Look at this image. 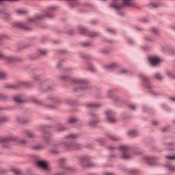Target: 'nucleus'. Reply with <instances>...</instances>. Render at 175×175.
<instances>
[{
	"label": "nucleus",
	"mask_w": 175,
	"mask_h": 175,
	"mask_svg": "<svg viewBox=\"0 0 175 175\" xmlns=\"http://www.w3.org/2000/svg\"><path fill=\"white\" fill-rule=\"evenodd\" d=\"M144 159L146 163H148V165H154V161H155V158L148 157H144Z\"/></svg>",
	"instance_id": "obj_12"
},
{
	"label": "nucleus",
	"mask_w": 175,
	"mask_h": 175,
	"mask_svg": "<svg viewBox=\"0 0 175 175\" xmlns=\"http://www.w3.org/2000/svg\"><path fill=\"white\" fill-rule=\"evenodd\" d=\"M117 64L116 63H111V64H109L108 66H105L106 70H108V69H114V68H116Z\"/></svg>",
	"instance_id": "obj_18"
},
{
	"label": "nucleus",
	"mask_w": 175,
	"mask_h": 175,
	"mask_svg": "<svg viewBox=\"0 0 175 175\" xmlns=\"http://www.w3.org/2000/svg\"><path fill=\"white\" fill-rule=\"evenodd\" d=\"M16 13H18V14H25V13H27V12L24 11V10H18L16 12Z\"/></svg>",
	"instance_id": "obj_34"
},
{
	"label": "nucleus",
	"mask_w": 175,
	"mask_h": 175,
	"mask_svg": "<svg viewBox=\"0 0 175 175\" xmlns=\"http://www.w3.org/2000/svg\"><path fill=\"white\" fill-rule=\"evenodd\" d=\"M6 121H9V118L7 116H0V123L1 122H6Z\"/></svg>",
	"instance_id": "obj_21"
},
{
	"label": "nucleus",
	"mask_w": 175,
	"mask_h": 175,
	"mask_svg": "<svg viewBox=\"0 0 175 175\" xmlns=\"http://www.w3.org/2000/svg\"><path fill=\"white\" fill-rule=\"evenodd\" d=\"M51 152H52L53 154H58L59 151H58V150H53L51 151Z\"/></svg>",
	"instance_id": "obj_47"
},
{
	"label": "nucleus",
	"mask_w": 175,
	"mask_h": 175,
	"mask_svg": "<svg viewBox=\"0 0 175 175\" xmlns=\"http://www.w3.org/2000/svg\"><path fill=\"white\" fill-rule=\"evenodd\" d=\"M65 129H60V130H59V131H64Z\"/></svg>",
	"instance_id": "obj_56"
},
{
	"label": "nucleus",
	"mask_w": 175,
	"mask_h": 175,
	"mask_svg": "<svg viewBox=\"0 0 175 175\" xmlns=\"http://www.w3.org/2000/svg\"><path fill=\"white\" fill-rule=\"evenodd\" d=\"M79 32L82 33L83 35H88L90 38H96L99 33H95V32H88L87 29H85L83 27H79Z\"/></svg>",
	"instance_id": "obj_3"
},
{
	"label": "nucleus",
	"mask_w": 175,
	"mask_h": 175,
	"mask_svg": "<svg viewBox=\"0 0 175 175\" xmlns=\"http://www.w3.org/2000/svg\"><path fill=\"white\" fill-rule=\"evenodd\" d=\"M14 100L17 103H23L24 102L23 100V97L20 95H16L14 97Z\"/></svg>",
	"instance_id": "obj_14"
},
{
	"label": "nucleus",
	"mask_w": 175,
	"mask_h": 175,
	"mask_svg": "<svg viewBox=\"0 0 175 175\" xmlns=\"http://www.w3.org/2000/svg\"><path fill=\"white\" fill-rule=\"evenodd\" d=\"M135 155H140V154H142V152L140 151L139 149H137V152H134Z\"/></svg>",
	"instance_id": "obj_39"
},
{
	"label": "nucleus",
	"mask_w": 175,
	"mask_h": 175,
	"mask_svg": "<svg viewBox=\"0 0 175 175\" xmlns=\"http://www.w3.org/2000/svg\"><path fill=\"white\" fill-rule=\"evenodd\" d=\"M148 40H151V39H149Z\"/></svg>",
	"instance_id": "obj_62"
},
{
	"label": "nucleus",
	"mask_w": 175,
	"mask_h": 175,
	"mask_svg": "<svg viewBox=\"0 0 175 175\" xmlns=\"http://www.w3.org/2000/svg\"><path fill=\"white\" fill-rule=\"evenodd\" d=\"M174 31H175V27H173Z\"/></svg>",
	"instance_id": "obj_59"
},
{
	"label": "nucleus",
	"mask_w": 175,
	"mask_h": 175,
	"mask_svg": "<svg viewBox=\"0 0 175 175\" xmlns=\"http://www.w3.org/2000/svg\"><path fill=\"white\" fill-rule=\"evenodd\" d=\"M64 162H65V159H60V163H64Z\"/></svg>",
	"instance_id": "obj_51"
},
{
	"label": "nucleus",
	"mask_w": 175,
	"mask_h": 175,
	"mask_svg": "<svg viewBox=\"0 0 175 175\" xmlns=\"http://www.w3.org/2000/svg\"><path fill=\"white\" fill-rule=\"evenodd\" d=\"M24 133L30 139H33V137H36L35 134H33V133H32L31 131L26 130L24 131Z\"/></svg>",
	"instance_id": "obj_13"
},
{
	"label": "nucleus",
	"mask_w": 175,
	"mask_h": 175,
	"mask_svg": "<svg viewBox=\"0 0 175 175\" xmlns=\"http://www.w3.org/2000/svg\"><path fill=\"white\" fill-rule=\"evenodd\" d=\"M90 116L92 117V118H96L98 117V115H96V113H90Z\"/></svg>",
	"instance_id": "obj_43"
},
{
	"label": "nucleus",
	"mask_w": 175,
	"mask_h": 175,
	"mask_svg": "<svg viewBox=\"0 0 175 175\" xmlns=\"http://www.w3.org/2000/svg\"><path fill=\"white\" fill-rule=\"evenodd\" d=\"M107 120L109 122L114 124V122H117V120L113 116V112L111 111H107L105 113Z\"/></svg>",
	"instance_id": "obj_7"
},
{
	"label": "nucleus",
	"mask_w": 175,
	"mask_h": 175,
	"mask_svg": "<svg viewBox=\"0 0 175 175\" xmlns=\"http://www.w3.org/2000/svg\"><path fill=\"white\" fill-rule=\"evenodd\" d=\"M170 100H172L173 102H174L175 98H170Z\"/></svg>",
	"instance_id": "obj_53"
},
{
	"label": "nucleus",
	"mask_w": 175,
	"mask_h": 175,
	"mask_svg": "<svg viewBox=\"0 0 175 175\" xmlns=\"http://www.w3.org/2000/svg\"><path fill=\"white\" fill-rule=\"evenodd\" d=\"M166 131V129H163V131L165 132Z\"/></svg>",
	"instance_id": "obj_57"
},
{
	"label": "nucleus",
	"mask_w": 175,
	"mask_h": 175,
	"mask_svg": "<svg viewBox=\"0 0 175 175\" xmlns=\"http://www.w3.org/2000/svg\"><path fill=\"white\" fill-rule=\"evenodd\" d=\"M37 165L40 169H42V170H51V167L50 165L47 164V162L43 161H38Z\"/></svg>",
	"instance_id": "obj_4"
},
{
	"label": "nucleus",
	"mask_w": 175,
	"mask_h": 175,
	"mask_svg": "<svg viewBox=\"0 0 175 175\" xmlns=\"http://www.w3.org/2000/svg\"><path fill=\"white\" fill-rule=\"evenodd\" d=\"M158 6H159V5L157 4V3H152L150 4L151 8H158Z\"/></svg>",
	"instance_id": "obj_35"
},
{
	"label": "nucleus",
	"mask_w": 175,
	"mask_h": 175,
	"mask_svg": "<svg viewBox=\"0 0 175 175\" xmlns=\"http://www.w3.org/2000/svg\"><path fill=\"white\" fill-rule=\"evenodd\" d=\"M108 32H109L110 33H116V30L113 29H107Z\"/></svg>",
	"instance_id": "obj_38"
},
{
	"label": "nucleus",
	"mask_w": 175,
	"mask_h": 175,
	"mask_svg": "<svg viewBox=\"0 0 175 175\" xmlns=\"http://www.w3.org/2000/svg\"><path fill=\"white\" fill-rule=\"evenodd\" d=\"M19 143H21V144H26L27 141H25V139H21V141H19Z\"/></svg>",
	"instance_id": "obj_45"
},
{
	"label": "nucleus",
	"mask_w": 175,
	"mask_h": 175,
	"mask_svg": "<svg viewBox=\"0 0 175 175\" xmlns=\"http://www.w3.org/2000/svg\"><path fill=\"white\" fill-rule=\"evenodd\" d=\"M7 88H16V87L9 85L7 86Z\"/></svg>",
	"instance_id": "obj_48"
},
{
	"label": "nucleus",
	"mask_w": 175,
	"mask_h": 175,
	"mask_svg": "<svg viewBox=\"0 0 175 175\" xmlns=\"http://www.w3.org/2000/svg\"><path fill=\"white\" fill-rule=\"evenodd\" d=\"M123 6H135V1H125L123 2Z\"/></svg>",
	"instance_id": "obj_16"
},
{
	"label": "nucleus",
	"mask_w": 175,
	"mask_h": 175,
	"mask_svg": "<svg viewBox=\"0 0 175 175\" xmlns=\"http://www.w3.org/2000/svg\"><path fill=\"white\" fill-rule=\"evenodd\" d=\"M166 158H167V159L175 161V155L174 156H166Z\"/></svg>",
	"instance_id": "obj_32"
},
{
	"label": "nucleus",
	"mask_w": 175,
	"mask_h": 175,
	"mask_svg": "<svg viewBox=\"0 0 175 175\" xmlns=\"http://www.w3.org/2000/svg\"><path fill=\"white\" fill-rule=\"evenodd\" d=\"M14 27H17L18 28H23V29H26L27 31H29V28L27 27L23 22H17L14 24Z\"/></svg>",
	"instance_id": "obj_11"
},
{
	"label": "nucleus",
	"mask_w": 175,
	"mask_h": 175,
	"mask_svg": "<svg viewBox=\"0 0 175 175\" xmlns=\"http://www.w3.org/2000/svg\"><path fill=\"white\" fill-rule=\"evenodd\" d=\"M3 2V1H0V5H2Z\"/></svg>",
	"instance_id": "obj_55"
},
{
	"label": "nucleus",
	"mask_w": 175,
	"mask_h": 175,
	"mask_svg": "<svg viewBox=\"0 0 175 175\" xmlns=\"http://www.w3.org/2000/svg\"><path fill=\"white\" fill-rule=\"evenodd\" d=\"M68 5H69V6H71V8H73V6H76L77 1H67Z\"/></svg>",
	"instance_id": "obj_20"
},
{
	"label": "nucleus",
	"mask_w": 175,
	"mask_h": 175,
	"mask_svg": "<svg viewBox=\"0 0 175 175\" xmlns=\"http://www.w3.org/2000/svg\"><path fill=\"white\" fill-rule=\"evenodd\" d=\"M129 108L132 109V110H135L136 109V105H130Z\"/></svg>",
	"instance_id": "obj_42"
},
{
	"label": "nucleus",
	"mask_w": 175,
	"mask_h": 175,
	"mask_svg": "<svg viewBox=\"0 0 175 175\" xmlns=\"http://www.w3.org/2000/svg\"><path fill=\"white\" fill-rule=\"evenodd\" d=\"M132 172H135V171H131Z\"/></svg>",
	"instance_id": "obj_61"
},
{
	"label": "nucleus",
	"mask_w": 175,
	"mask_h": 175,
	"mask_svg": "<svg viewBox=\"0 0 175 175\" xmlns=\"http://www.w3.org/2000/svg\"><path fill=\"white\" fill-rule=\"evenodd\" d=\"M55 9H57L55 7L49 8V10H55Z\"/></svg>",
	"instance_id": "obj_49"
},
{
	"label": "nucleus",
	"mask_w": 175,
	"mask_h": 175,
	"mask_svg": "<svg viewBox=\"0 0 175 175\" xmlns=\"http://www.w3.org/2000/svg\"><path fill=\"white\" fill-rule=\"evenodd\" d=\"M154 78H156L157 80H162V79H163L162 75H161V74H159V72H157L154 75Z\"/></svg>",
	"instance_id": "obj_24"
},
{
	"label": "nucleus",
	"mask_w": 175,
	"mask_h": 175,
	"mask_svg": "<svg viewBox=\"0 0 175 175\" xmlns=\"http://www.w3.org/2000/svg\"><path fill=\"white\" fill-rule=\"evenodd\" d=\"M86 106L89 109H96V107H98V105H95V104H92V103H90V104H87Z\"/></svg>",
	"instance_id": "obj_22"
},
{
	"label": "nucleus",
	"mask_w": 175,
	"mask_h": 175,
	"mask_svg": "<svg viewBox=\"0 0 175 175\" xmlns=\"http://www.w3.org/2000/svg\"><path fill=\"white\" fill-rule=\"evenodd\" d=\"M62 79L63 80H72L73 81V83H77V84H85V81L83 80H80V79H72L70 77H66V76H63L62 77Z\"/></svg>",
	"instance_id": "obj_8"
},
{
	"label": "nucleus",
	"mask_w": 175,
	"mask_h": 175,
	"mask_svg": "<svg viewBox=\"0 0 175 175\" xmlns=\"http://www.w3.org/2000/svg\"><path fill=\"white\" fill-rule=\"evenodd\" d=\"M110 6H111V8H113V9H116V10L118 9H121V8H122V5L117 4L116 3H113Z\"/></svg>",
	"instance_id": "obj_19"
},
{
	"label": "nucleus",
	"mask_w": 175,
	"mask_h": 175,
	"mask_svg": "<svg viewBox=\"0 0 175 175\" xmlns=\"http://www.w3.org/2000/svg\"><path fill=\"white\" fill-rule=\"evenodd\" d=\"M139 79L144 81V84L146 88H148L149 90H151V85L150 84V80L147 77L144 76V75H139Z\"/></svg>",
	"instance_id": "obj_6"
},
{
	"label": "nucleus",
	"mask_w": 175,
	"mask_h": 175,
	"mask_svg": "<svg viewBox=\"0 0 175 175\" xmlns=\"http://www.w3.org/2000/svg\"><path fill=\"white\" fill-rule=\"evenodd\" d=\"M0 59H5V61H8V62H17V58L16 57L3 55V54H2L1 52H0Z\"/></svg>",
	"instance_id": "obj_5"
},
{
	"label": "nucleus",
	"mask_w": 175,
	"mask_h": 175,
	"mask_svg": "<svg viewBox=\"0 0 175 175\" xmlns=\"http://www.w3.org/2000/svg\"><path fill=\"white\" fill-rule=\"evenodd\" d=\"M90 42H83V46H84L85 47H88V46H90Z\"/></svg>",
	"instance_id": "obj_41"
},
{
	"label": "nucleus",
	"mask_w": 175,
	"mask_h": 175,
	"mask_svg": "<svg viewBox=\"0 0 175 175\" xmlns=\"http://www.w3.org/2000/svg\"><path fill=\"white\" fill-rule=\"evenodd\" d=\"M152 32H153V33H158V30L155 28H152Z\"/></svg>",
	"instance_id": "obj_46"
},
{
	"label": "nucleus",
	"mask_w": 175,
	"mask_h": 175,
	"mask_svg": "<svg viewBox=\"0 0 175 175\" xmlns=\"http://www.w3.org/2000/svg\"><path fill=\"white\" fill-rule=\"evenodd\" d=\"M109 150H114V148H113L112 146L109 147Z\"/></svg>",
	"instance_id": "obj_54"
},
{
	"label": "nucleus",
	"mask_w": 175,
	"mask_h": 175,
	"mask_svg": "<svg viewBox=\"0 0 175 175\" xmlns=\"http://www.w3.org/2000/svg\"><path fill=\"white\" fill-rule=\"evenodd\" d=\"M89 69L92 70V72H95V67H94V66H90Z\"/></svg>",
	"instance_id": "obj_44"
},
{
	"label": "nucleus",
	"mask_w": 175,
	"mask_h": 175,
	"mask_svg": "<svg viewBox=\"0 0 175 175\" xmlns=\"http://www.w3.org/2000/svg\"><path fill=\"white\" fill-rule=\"evenodd\" d=\"M28 23H34V21H36V19L33 18H29V19H27Z\"/></svg>",
	"instance_id": "obj_37"
},
{
	"label": "nucleus",
	"mask_w": 175,
	"mask_h": 175,
	"mask_svg": "<svg viewBox=\"0 0 175 175\" xmlns=\"http://www.w3.org/2000/svg\"><path fill=\"white\" fill-rule=\"evenodd\" d=\"M96 122H98L96 120H93V122H89V124L91 126H95V124H96Z\"/></svg>",
	"instance_id": "obj_30"
},
{
	"label": "nucleus",
	"mask_w": 175,
	"mask_h": 175,
	"mask_svg": "<svg viewBox=\"0 0 175 175\" xmlns=\"http://www.w3.org/2000/svg\"><path fill=\"white\" fill-rule=\"evenodd\" d=\"M128 72V70H125V69H122L120 70V75H124V73H126Z\"/></svg>",
	"instance_id": "obj_40"
},
{
	"label": "nucleus",
	"mask_w": 175,
	"mask_h": 175,
	"mask_svg": "<svg viewBox=\"0 0 175 175\" xmlns=\"http://www.w3.org/2000/svg\"><path fill=\"white\" fill-rule=\"evenodd\" d=\"M39 53H40V54H41V55H46L47 52H46V51L40 50Z\"/></svg>",
	"instance_id": "obj_36"
},
{
	"label": "nucleus",
	"mask_w": 175,
	"mask_h": 175,
	"mask_svg": "<svg viewBox=\"0 0 175 175\" xmlns=\"http://www.w3.org/2000/svg\"><path fill=\"white\" fill-rule=\"evenodd\" d=\"M68 170H70V168H68Z\"/></svg>",
	"instance_id": "obj_60"
},
{
	"label": "nucleus",
	"mask_w": 175,
	"mask_h": 175,
	"mask_svg": "<svg viewBox=\"0 0 175 175\" xmlns=\"http://www.w3.org/2000/svg\"><path fill=\"white\" fill-rule=\"evenodd\" d=\"M67 139H77V135L75 134H70L66 136Z\"/></svg>",
	"instance_id": "obj_23"
},
{
	"label": "nucleus",
	"mask_w": 175,
	"mask_h": 175,
	"mask_svg": "<svg viewBox=\"0 0 175 175\" xmlns=\"http://www.w3.org/2000/svg\"><path fill=\"white\" fill-rule=\"evenodd\" d=\"M43 17L52 18L53 16L50 15V14H46V15L38 14L36 16V20H40V18H43Z\"/></svg>",
	"instance_id": "obj_17"
},
{
	"label": "nucleus",
	"mask_w": 175,
	"mask_h": 175,
	"mask_svg": "<svg viewBox=\"0 0 175 175\" xmlns=\"http://www.w3.org/2000/svg\"><path fill=\"white\" fill-rule=\"evenodd\" d=\"M79 159H80L81 165L83 167H87V166H88L89 167L95 166V164L92 163H90V161H91V157H90L89 156L81 157Z\"/></svg>",
	"instance_id": "obj_2"
},
{
	"label": "nucleus",
	"mask_w": 175,
	"mask_h": 175,
	"mask_svg": "<svg viewBox=\"0 0 175 175\" xmlns=\"http://www.w3.org/2000/svg\"><path fill=\"white\" fill-rule=\"evenodd\" d=\"M108 137H109V139H111V140H114L115 142H117L118 140L120 139V138H118V137H116V136H114V135H109L108 136Z\"/></svg>",
	"instance_id": "obj_25"
},
{
	"label": "nucleus",
	"mask_w": 175,
	"mask_h": 175,
	"mask_svg": "<svg viewBox=\"0 0 175 175\" xmlns=\"http://www.w3.org/2000/svg\"><path fill=\"white\" fill-rule=\"evenodd\" d=\"M77 121V119L76 118H71L68 119L69 124H73V122H76Z\"/></svg>",
	"instance_id": "obj_28"
},
{
	"label": "nucleus",
	"mask_w": 175,
	"mask_h": 175,
	"mask_svg": "<svg viewBox=\"0 0 175 175\" xmlns=\"http://www.w3.org/2000/svg\"><path fill=\"white\" fill-rule=\"evenodd\" d=\"M129 137H136L137 136V131H131L127 133Z\"/></svg>",
	"instance_id": "obj_15"
},
{
	"label": "nucleus",
	"mask_w": 175,
	"mask_h": 175,
	"mask_svg": "<svg viewBox=\"0 0 175 175\" xmlns=\"http://www.w3.org/2000/svg\"><path fill=\"white\" fill-rule=\"evenodd\" d=\"M119 150L122 152V159H124L125 161H129V159H132V158H133V155L129 154V146H121L119 147Z\"/></svg>",
	"instance_id": "obj_1"
},
{
	"label": "nucleus",
	"mask_w": 175,
	"mask_h": 175,
	"mask_svg": "<svg viewBox=\"0 0 175 175\" xmlns=\"http://www.w3.org/2000/svg\"><path fill=\"white\" fill-rule=\"evenodd\" d=\"M153 125H158V122H152Z\"/></svg>",
	"instance_id": "obj_52"
},
{
	"label": "nucleus",
	"mask_w": 175,
	"mask_h": 175,
	"mask_svg": "<svg viewBox=\"0 0 175 175\" xmlns=\"http://www.w3.org/2000/svg\"><path fill=\"white\" fill-rule=\"evenodd\" d=\"M168 169H170V170H171V172H175V166H174V165H169Z\"/></svg>",
	"instance_id": "obj_33"
},
{
	"label": "nucleus",
	"mask_w": 175,
	"mask_h": 175,
	"mask_svg": "<svg viewBox=\"0 0 175 175\" xmlns=\"http://www.w3.org/2000/svg\"><path fill=\"white\" fill-rule=\"evenodd\" d=\"M5 99H8V96H6V94L0 93V100H5Z\"/></svg>",
	"instance_id": "obj_27"
},
{
	"label": "nucleus",
	"mask_w": 175,
	"mask_h": 175,
	"mask_svg": "<svg viewBox=\"0 0 175 175\" xmlns=\"http://www.w3.org/2000/svg\"><path fill=\"white\" fill-rule=\"evenodd\" d=\"M104 175H113L112 173L110 172H105Z\"/></svg>",
	"instance_id": "obj_50"
},
{
	"label": "nucleus",
	"mask_w": 175,
	"mask_h": 175,
	"mask_svg": "<svg viewBox=\"0 0 175 175\" xmlns=\"http://www.w3.org/2000/svg\"><path fill=\"white\" fill-rule=\"evenodd\" d=\"M6 77V74L3 71H0V79H5Z\"/></svg>",
	"instance_id": "obj_29"
},
{
	"label": "nucleus",
	"mask_w": 175,
	"mask_h": 175,
	"mask_svg": "<svg viewBox=\"0 0 175 175\" xmlns=\"http://www.w3.org/2000/svg\"><path fill=\"white\" fill-rule=\"evenodd\" d=\"M11 171L13 172L15 174H20V171L16 167L11 168Z\"/></svg>",
	"instance_id": "obj_26"
},
{
	"label": "nucleus",
	"mask_w": 175,
	"mask_h": 175,
	"mask_svg": "<svg viewBox=\"0 0 175 175\" xmlns=\"http://www.w3.org/2000/svg\"><path fill=\"white\" fill-rule=\"evenodd\" d=\"M31 150H36V151H38L39 150V145H35L31 146Z\"/></svg>",
	"instance_id": "obj_31"
},
{
	"label": "nucleus",
	"mask_w": 175,
	"mask_h": 175,
	"mask_svg": "<svg viewBox=\"0 0 175 175\" xmlns=\"http://www.w3.org/2000/svg\"><path fill=\"white\" fill-rule=\"evenodd\" d=\"M149 62H150L151 65H158L159 62H161V59L157 57H152L149 58Z\"/></svg>",
	"instance_id": "obj_10"
},
{
	"label": "nucleus",
	"mask_w": 175,
	"mask_h": 175,
	"mask_svg": "<svg viewBox=\"0 0 175 175\" xmlns=\"http://www.w3.org/2000/svg\"><path fill=\"white\" fill-rule=\"evenodd\" d=\"M131 43H133V40H131Z\"/></svg>",
	"instance_id": "obj_58"
},
{
	"label": "nucleus",
	"mask_w": 175,
	"mask_h": 175,
	"mask_svg": "<svg viewBox=\"0 0 175 175\" xmlns=\"http://www.w3.org/2000/svg\"><path fill=\"white\" fill-rule=\"evenodd\" d=\"M64 147L66 148H73L74 150H79L81 147V145L79 144H65Z\"/></svg>",
	"instance_id": "obj_9"
}]
</instances>
